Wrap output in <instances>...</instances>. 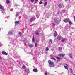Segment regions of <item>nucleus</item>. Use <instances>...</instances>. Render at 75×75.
<instances>
[{
  "label": "nucleus",
  "instance_id": "obj_1",
  "mask_svg": "<svg viewBox=\"0 0 75 75\" xmlns=\"http://www.w3.org/2000/svg\"><path fill=\"white\" fill-rule=\"evenodd\" d=\"M48 63H49V65L50 67L52 68V67H55V64L53 61L51 60H49L48 61Z\"/></svg>",
  "mask_w": 75,
  "mask_h": 75
},
{
  "label": "nucleus",
  "instance_id": "obj_2",
  "mask_svg": "<svg viewBox=\"0 0 75 75\" xmlns=\"http://www.w3.org/2000/svg\"><path fill=\"white\" fill-rule=\"evenodd\" d=\"M54 22L56 24H59V21L57 19H54Z\"/></svg>",
  "mask_w": 75,
  "mask_h": 75
},
{
  "label": "nucleus",
  "instance_id": "obj_3",
  "mask_svg": "<svg viewBox=\"0 0 75 75\" xmlns=\"http://www.w3.org/2000/svg\"><path fill=\"white\" fill-rule=\"evenodd\" d=\"M65 54H58V56L59 57H64L65 56Z\"/></svg>",
  "mask_w": 75,
  "mask_h": 75
},
{
  "label": "nucleus",
  "instance_id": "obj_4",
  "mask_svg": "<svg viewBox=\"0 0 75 75\" xmlns=\"http://www.w3.org/2000/svg\"><path fill=\"white\" fill-rule=\"evenodd\" d=\"M2 54L3 55H8V54L6 53V52L4 51H2Z\"/></svg>",
  "mask_w": 75,
  "mask_h": 75
},
{
  "label": "nucleus",
  "instance_id": "obj_5",
  "mask_svg": "<svg viewBox=\"0 0 75 75\" xmlns=\"http://www.w3.org/2000/svg\"><path fill=\"white\" fill-rule=\"evenodd\" d=\"M35 18L34 17H32L30 19V22H33L34 20H35Z\"/></svg>",
  "mask_w": 75,
  "mask_h": 75
},
{
  "label": "nucleus",
  "instance_id": "obj_6",
  "mask_svg": "<svg viewBox=\"0 0 75 75\" xmlns=\"http://www.w3.org/2000/svg\"><path fill=\"white\" fill-rule=\"evenodd\" d=\"M64 67L66 69H68V65L67 64H64Z\"/></svg>",
  "mask_w": 75,
  "mask_h": 75
},
{
  "label": "nucleus",
  "instance_id": "obj_7",
  "mask_svg": "<svg viewBox=\"0 0 75 75\" xmlns=\"http://www.w3.org/2000/svg\"><path fill=\"white\" fill-rule=\"evenodd\" d=\"M0 8L2 10H4V7L1 4H0Z\"/></svg>",
  "mask_w": 75,
  "mask_h": 75
},
{
  "label": "nucleus",
  "instance_id": "obj_8",
  "mask_svg": "<svg viewBox=\"0 0 75 75\" xmlns=\"http://www.w3.org/2000/svg\"><path fill=\"white\" fill-rule=\"evenodd\" d=\"M69 19H65L63 20V21H64V22L65 23H67L69 21Z\"/></svg>",
  "mask_w": 75,
  "mask_h": 75
},
{
  "label": "nucleus",
  "instance_id": "obj_9",
  "mask_svg": "<svg viewBox=\"0 0 75 75\" xmlns=\"http://www.w3.org/2000/svg\"><path fill=\"white\" fill-rule=\"evenodd\" d=\"M35 41V37H34V35H33V38L32 39V42L33 43L34 42V41Z\"/></svg>",
  "mask_w": 75,
  "mask_h": 75
},
{
  "label": "nucleus",
  "instance_id": "obj_10",
  "mask_svg": "<svg viewBox=\"0 0 75 75\" xmlns=\"http://www.w3.org/2000/svg\"><path fill=\"white\" fill-rule=\"evenodd\" d=\"M28 45L29 47H30V48L33 47H34V45H33L31 44L28 43Z\"/></svg>",
  "mask_w": 75,
  "mask_h": 75
},
{
  "label": "nucleus",
  "instance_id": "obj_11",
  "mask_svg": "<svg viewBox=\"0 0 75 75\" xmlns=\"http://www.w3.org/2000/svg\"><path fill=\"white\" fill-rule=\"evenodd\" d=\"M57 38L59 40H60L62 39V38L61 37V36H58L57 37Z\"/></svg>",
  "mask_w": 75,
  "mask_h": 75
},
{
  "label": "nucleus",
  "instance_id": "obj_12",
  "mask_svg": "<svg viewBox=\"0 0 75 75\" xmlns=\"http://www.w3.org/2000/svg\"><path fill=\"white\" fill-rule=\"evenodd\" d=\"M56 58H57V59H58V60L57 61H60V60L61 59L59 57H55Z\"/></svg>",
  "mask_w": 75,
  "mask_h": 75
},
{
  "label": "nucleus",
  "instance_id": "obj_13",
  "mask_svg": "<svg viewBox=\"0 0 75 75\" xmlns=\"http://www.w3.org/2000/svg\"><path fill=\"white\" fill-rule=\"evenodd\" d=\"M33 71L35 72H38V70L36 69H34L33 70Z\"/></svg>",
  "mask_w": 75,
  "mask_h": 75
},
{
  "label": "nucleus",
  "instance_id": "obj_14",
  "mask_svg": "<svg viewBox=\"0 0 75 75\" xmlns=\"http://www.w3.org/2000/svg\"><path fill=\"white\" fill-rule=\"evenodd\" d=\"M69 24L70 25H71V24H72V21L70 20V19H69Z\"/></svg>",
  "mask_w": 75,
  "mask_h": 75
},
{
  "label": "nucleus",
  "instance_id": "obj_15",
  "mask_svg": "<svg viewBox=\"0 0 75 75\" xmlns=\"http://www.w3.org/2000/svg\"><path fill=\"white\" fill-rule=\"evenodd\" d=\"M19 23H20V22L16 21L15 22V24H16V25H18Z\"/></svg>",
  "mask_w": 75,
  "mask_h": 75
},
{
  "label": "nucleus",
  "instance_id": "obj_16",
  "mask_svg": "<svg viewBox=\"0 0 75 75\" xmlns=\"http://www.w3.org/2000/svg\"><path fill=\"white\" fill-rule=\"evenodd\" d=\"M48 4V2H46L44 3V6H46V5L47 4Z\"/></svg>",
  "mask_w": 75,
  "mask_h": 75
},
{
  "label": "nucleus",
  "instance_id": "obj_17",
  "mask_svg": "<svg viewBox=\"0 0 75 75\" xmlns=\"http://www.w3.org/2000/svg\"><path fill=\"white\" fill-rule=\"evenodd\" d=\"M22 68L23 69H26V67L25 65L23 66L22 67Z\"/></svg>",
  "mask_w": 75,
  "mask_h": 75
},
{
  "label": "nucleus",
  "instance_id": "obj_18",
  "mask_svg": "<svg viewBox=\"0 0 75 75\" xmlns=\"http://www.w3.org/2000/svg\"><path fill=\"white\" fill-rule=\"evenodd\" d=\"M10 3V1H9L8 0H7L6 1V3L7 4H9V3Z\"/></svg>",
  "mask_w": 75,
  "mask_h": 75
},
{
  "label": "nucleus",
  "instance_id": "obj_19",
  "mask_svg": "<svg viewBox=\"0 0 75 75\" xmlns=\"http://www.w3.org/2000/svg\"><path fill=\"white\" fill-rule=\"evenodd\" d=\"M69 55V56L71 58H72V54H70Z\"/></svg>",
  "mask_w": 75,
  "mask_h": 75
},
{
  "label": "nucleus",
  "instance_id": "obj_20",
  "mask_svg": "<svg viewBox=\"0 0 75 75\" xmlns=\"http://www.w3.org/2000/svg\"><path fill=\"white\" fill-rule=\"evenodd\" d=\"M58 7L59 8H62V5L61 4H59L58 5Z\"/></svg>",
  "mask_w": 75,
  "mask_h": 75
},
{
  "label": "nucleus",
  "instance_id": "obj_21",
  "mask_svg": "<svg viewBox=\"0 0 75 75\" xmlns=\"http://www.w3.org/2000/svg\"><path fill=\"white\" fill-rule=\"evenodd\" d=\"M65 41V39H62V42H64V41Z\"/></svg>",
  "mask_w": 75,
  "mask_h": 75
},
{
  "label": "nucleus",
  "instance_id": "obj_22",
  "mask_svg": "<svg viewBox=\"0 0 75 75\" xmlns=\"http://www.w3.org/2000/svg\"><path fill=\"white\" fill-rule=\"evenodd\" d=\"M18 16H19V14L18 13H17L16 15L15 16L16 18L17 17H18Z\"/></svg>",
  "mask_w": 75,
  "mask_h": 75
},
{
  "label": "nucleus",
  "instance_id": "obj_23",
  "mask_svg": "<svg viewBox=\"0 0 75 75\" xmlns=\"http://www.w3.org/2000/svg\"><path fill=\"white\" fill-rule=\"evenodd\" d=\"M49 50V48L48 47H47L46 49V51H48Z\"/></svg>",
  "mask_w": 75,
  "mask_h": 75
},
{
  "label": "nucleus",
  "instance_id": "obj_24",
  "mask_svg": "<svg viewBox=\"0 0 75 75\" xmlns=\"http://www.w3.org/2000/svg\"><path fill=\"white\" fill-rule=\"evenodd\" d=\"M54 37H57V35L56 34V33H54Z\"/></svg>",
  "mask_w": 75,
  "mask_h": 75
},
{
  "label": "nucleus",
  "instance_id": "obj_25",
  "mask_svg": "<svg viewBox=\"0 0 75 75\" xmlns=\"http://www.w3.org/2000/svg\"><path fill=\"white\" fill-rule=\"evenodd\" d=\"M59 51L61 50H62V47H59Z\"/></svg>",
  "mask_w": 75,
  "mask_h": 75
},
{
  "label": "nucleus",
  "instance_id": "obj_26",
  "mask_svg": "<svg viewBox=\"0 0 75 75\" xmlns=\"http://www.w3.org/2000/svg\"><path fill=\"white\" fill-rule=\"evenodd\" d=\"M49 42H51V43H52V39H50Z\"/></svg>",
  "mask_w": 75,
  "mask_h": 75
},
{
  "label": "nucleus",
  "instance_id": "obj_27",
  "mask_svg": "<svg viewBox=\"0 0 75 75\" xmlns=\"http://www.w3.org/2000/svg\"><path fill=\"white\" fill-rule=\"evenodd\" d=\"M19 34L20 36H21L22 35V34H21V32H19Z\"/></svg>",
  "mask_w": 75,
  "mask_h": 75
},
{
  "label": "nucleus",
  "instance_id": "obj_28",
  "mask_svg": "<svg viewBox=\"0 0 75 75\" xmlns=\"http://www.w3.org/2000/svg\"><path fill=\"white\" fill-rule=\"evenodd\" d=\"M51 58V59H53V60H54V61H56V59H55V58L54 57H52Z\"/></svg>",
  "mask_w": 75,
  "mask_h": 75
},
{
  "label": "nucleus",
  "instance_id": "obj_29",
  "mask_svg": "<svg viewBox=\"0 0 75 75\" xmlns=\"http://www.w3.org/2000/svg\"><path fill=\"white\" fill-rule=\"evenodd\" d=\"M42 3H43V2H42L40 1L39 2V4H42Z\"/></svg>",
  "mask_w": 75,
  "mask_h": 75
},
{
  "label": "nucleus",
  "instance_id": "obj_30",
  "mask_svg": "<svg viewBox=\"0 0 75 75\" xmlns=\"http://www.w3.org/2000/svg\"><path fill=\"white\" fill-rule=\"evenodd\" d=\"M37 43H35V47H37Z\"/></svg>",
  "mask_w": 75,
  "mask_h": 75
},
{
  "label": "nucleus",
  "instance_id": "obj_31",
  "mask_svg": "<svg viewBox=\"0 0 75 75\" xmlns=\"http://www.w3.org/2000/svg\"><path fill=\"white\" fill-rule=\"evenodd\" d=\"M30 1L32 2V3H33V2H34V0H31Z\"/></svg>",
  "mask_w": 75,
  "mask_h": 75
},
{
  "label": "nucleus",
  "instance_id": "obj_32",
  "mask_svg": "<svg viewBox=\"0 0 75 75\" xmlns=\"http://www.w3.org/2000/svg\"><path fill=\"white\" fill-rule=\"evenodd\" d=\"M53 27H55V24H54V23L53 24Z\"/></svg>",
  "mask_w": 75,
  "mask_h": 75
},
{
  "label": "nucleus",
  "instance_id": "obj_33",
  "mask_svg": "<svg viewBox=\"0 0 75 75\" xmlns=\"http://www.w3.org/2000/svg\"><path fill=\"white\" fill-rule=\"evenodd\" d=\"M36 35H39V33H38V32H36Z\"/></svg>",
  "mask_w": 75,
  "mask_h": 75
},
{
  "label": "nucleus",
  "instance_id": "obj_34",
  "mask_svg": "<svg viewBox=\"0 0 75 75\" xmlns=\"http://www.w3.org/2000/svg\"><path fill=\"white\" fill-rule=\"evenodd\" d=\"M71 69V73H72V74L73 73V71L72 70V69Z\"/></svg>",
  "mask_w": 75,
  "mask_h": 75
},
{
  "label": "nucleus",
  "instance_id": "obj_35",
  "mask_svg": "<svg viewBox=\"0 0 75 75\" xmlns=\"http://www.w3.org/2000/svg\"><path fill=\"white\" fill-rule=\"evenodd\" d=\"M10 33H12L11 32H9L8 33V34H9V35H10Z\"/></svg>",
  "mask_w": 75,
  "mask_h": 75
},
{
  "label": "nucleus",
  "instance_id": "obj_36",
  "mask_svg": "<svg viewBox=\"0 0 75 75\" xmlns=\"http://www.w3.org/2000/svg\"><path fill=\"white\" fill-rule=\"evenodd\" d=\"M45 74L46 75H47L48 74L47 73V72H46Z\"/></svg>",
  "mask_w": 75,
  "mask_h": 75
},
{
  "label": "nucleus",
  "instance_id": "obj_37",
  "mask_svg": "<svg viewBox=\"0 0 75 75\" xmlns=\"http://www.w3.org/2000/svg\"><path fill=\"white\" fill-rule=\"evenodd\" d=\"M36 42H39V41L38 40H37Z\"/></svg>",
  "mask_w": 75,
  "mask_h": 75
},
{
  "label": "nucleus",
  "instance_id": "obj_38",
  "mask_svg": "<svg viewBox=\"0 0 75 75\" xmlns=\"http://www.w3.org/2000/svg\"><path fill=\"white\" fill-rule=\"evenodd\" d=\"M73 18L74 21H75V16H74Z\"/></svg>",
  "mask_w": 75,
  "mask_h": 75
},
{
  "label": "nucleus",
  "instance_id": "obj_39",
  "mask_svg": "<svg viewBox=\"0 0 75 75\" xmlns=\"http://www.w3.org/2000/svg\"><path fill=\"white\" fill-rule=\"evenodd\" d=\"M24 71H25V72H27V70H24Z\"/></svg>",
  "mask_w": 75,
  "mask_h": 75
},
{
  "label": "nucleus",
  "instance_id": "obj_40",
  "mask_svg": "<svg viewBox=\"0 0 75 75\" xmlns=\"http://www.w3.org/2000/svg\"><path fill=\"white\" fill-rule=\"evenodd\" d=\"M36 1H38V0H35Z\"/></svg>",
  "mask_w": 75,
  "mask_h": 75
},
{
  "label": "nucleus",
  "instance_id": "obj_41",
  "mask_svg": "<svg viewBox=\"0 0 75 75\" xmlns=\"http://www.w3.org/2000/svg\"><path fill=\"white\" fill-rule=\"evenodd\" d=\"M33 25H31V26H33Z\"/></svg>",
  "mask_w": 75,
  "mask_h": 75
},
{
  "label": "nucleus",
  "instance_id": "obj_42",
  "mask_svg": "<svg viewBox=\"0 0 75 75\" xmlns=\"http://www.w3.org/2000/svg\"><path fill=\"white\" fill-rule=\"evenodd\" d=\"M0 59H1V57L0 56Z\"/></svg>",
  "mask_w": 75,
  "mask_h": 75
},
{
  "label": "nucleus",
  "instance_id": "obj_43",
  "mask_svg": "<svg viewBox=\"0 0 75 75\" xmlns=\"http://www.w3.org/2000/svg\"><path fill=\"white\" fill-rule=\"evenodd\" d=\"M73 75H75V74H74Z\"/></svg>",
  "mask_w": 75,
  "mask_h": 75
}]
</instances>
